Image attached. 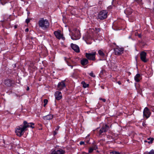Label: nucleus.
<instances>
[{
	"label": "nucleus",
	"instance_id": "f257e3e1",
	"mask_svg": "<svg viewBox=\"0 0 154 154\" xmlns=\"http://www.w3.org/2000/svg\"><path fill=\"white\" fill-rule=\"evenodd\" d=\"M23 125L18 126L15 129V132L17 136L20 137L23 134L24 131L28 127L33 128L34 127V124L33 123H28L26 121L23 122Z\"/></svg>",
	"mask_w": 154,
	"mask_h": 154
},
{
	"label": "nucleus",
	"instance_id": "f03ea898",
	"mask_svg": "<svg viewBox=\"0 0 154 154\" xmlns=\"http://www.w3.org/2000/svg\"><path fill=\"white\" fill-rule=\"evenodd\" d=\"M39 27L43 30H45L49 28L50 23L48 20L43 18H40L38 21Z\"/></svg>",
	"mask_w": 154,
	"mask_h": 154
},
{
	"label": "nucleus",
	"instance_id": "7ed1b4c3",
	"mask_svg": "<svg viewBox=\"0 0 154 154\" xmlns=\"http://www.w3.org/2000/svg\"><path fill=\"white\" fill-rule=\"evenodd\" d=\"M81 37L80 32L77 29H74L73 30V35L71 36L72 39L76 40L79 39Z\"/></svg>",
	"mask_w": 154,
	"mask_h": 154
},
{
	"label": "nucleus",
	"instance_id": "20e7f679",
	"mask_svg": "<svg viewBox=\"0 0 154 154\" xmlns=\"http://www.w3.org/2000/svg\"><path fill=\"white\" fill-rule=\"evenodd\" d=\"M107 13L106 10H102L99 12L97 17L101 20L105 19L107 17Z\"/></svg>",
	"mask_w": 154,
	"mask_h": 154
},
{
	"label": "nucleus",
	"instance_id": "39448f33",
	"mask_svg": "<svg viewBox=\"0 0 154 154\" xmlns=\"http://www.w3.org/2000/svg\"><path fill=\"white\" fill-rule=\"evenodd\" d=\"M96 54V52L89 53H86L85 56L88 59L94 60L95 59Z\"/></svg>",
	"mask_w": 154,
	"mask_h": 154
},
{
	"label": "nucleus",
	"instance_id": "423d86ee",
	"mask_svg": "<svg viewBox=\"0 0 154 154\" xmlns=\"http://www.w3.org/2000/svg\"><path fill=\"white\" fill-rule=\"evenodd\" d=\"M151 115L149 109L147 107H145L143 111V115L145 116L147 119Z\"/></svg>",
	"mask_w": 154,
	"mask_h": 154
},
{
	"label": "nucleus",
	"instance_id": "0eeeda50",
	"mask_svg": "<svg viewBox=\"0 0 154 154\" xmlns=\"http://www.w3.org/2000/svg\"><path fill=\"white\" fill-rule=\"evenodd\" d=\"M54 34L56 37L59 39H63L64 38L63 37V35L61 33V31L60 30H58L55 31L54 32Z\"/></svg>",
	"mask_w": 154,
	"mask_h": 154
},
{
	"label": "nucleus",
	"instance_id": "6e6552de",
	"mask_svg": "<svg viewBox=\"0 0 154 154\" xmlns=\"http://www.w3.org/2000/svg\"><path fill=\"white\" fill-rule=\"evenodd\" d=\"M109 128V127L106 125H103L100 130L99 133L101 135L103 132L107 131Z\"/></svg>",
	"mask_w": 154,
	"mask_h": 154
},
{
	"label": "nucleus",
	"instance_id": "1a4fd4ad",
	"mask_svg": "<svg viewBox=\"0 0 154 154\" xmlns=\"http://www.w3.org/2000/svg\"><path fill=\"white\" fill-rule=\"evenodd\" d=\"M65 152V151L62 149H55L51 152V154H64Z\"/></svg>",
	"mask_w": 154,
	"mask_h": 154
},
{
	"label": "nucleus",
	"instance_id": "9d476101",
	"mask_svg": "<svg viewBox=\"0 0 154 154\" xmlns=\"http://www.w3.org/2000/svg\"><path fill=\"white\" fill-rule=\"evenodd\" d=\"M146 56V53L144 51H142L140 53V59L144 62H146L147 61Z\"/></svg>",
	"mask_w": 154,
	"mask_h": 154
},
{
	"label": "nucleus",
	"instance_id": "9b49d317",
	"mask_svg": "<svg viewBox=\"0 0 154 154\" xmlns=\"http://www.w3.org/2000/svg\"><path fill=\"white\" fill-rule=\"evenodd\" d=\"M123 49L122 48H117L114 49V52L116 55H119L123 53Z\"/></svg>",
	"mask_w": 154,
	"mask_h": 154
},
{
	"label": "nucleus",
	"instance_id": "f8f14e48",
	"mask_svg": "<svg viewBox=\"0 0 154 154\" xmlns=\"http://www.w3.org/2000/svg\"><path fill=\"white\" fill-rule=\"evenodd\" d=\"M66 87L65 83L63 81H62L58 83L57 85V89L61 90L64 88Z\"/></svg>",
	"mask_w": 154,
	"mask_h": 154
},
{
	"label": "nucleus",
	"instance_id": "ddd939ff",
	"mask_svg": "<svg viewBox=\"0 0 154 154\" xmlns=\"http://www.w3.org/2000/svg\"><path fill=\"white\" fill-rule=\"evenodd\" d=\"M54 95L55 98L58 100H60L62 97L61 93L59 91H56Z\"/></svg>",
	"mask_w": 154,
	"mask_h": 154
},
{
	"label": "nucleus",
	"instance_id": "4468645a",
	"mask_svg": "<svg viewBox=\"0 0 154 154\" xmlns=\"http://www.w3.org/2000/svg\"><path fill=\"white\" fill-rule=\"evenodd\" d=\"M71 46L72 49L76 52L78 53L79 52V48L77 45L73 44H71Z\"/></svg>",
	"mask_w": 154,
	"mask_h": 154
},
{
	"label": "nucleus",
	"instance_id": "2eb2a0df",
	"mask_svg": "<svg viewBox=\"0 0 154 154\" xmlns=\"http://www.w3.org/2000/svg\"><path fill=\"white\" fill-rule=\"evenodd\" d=\"M13 84V82L10 79L6 80L5 81L4 84L7 86H11Z\"/></svg>",
	"mask_w": 154,
	"mask_h": 154
},
{
	"label": "nucleus",
	"instance_id": "dca6fc26",
	"mask_svg": "<svg viewBox=\"0 0 154 154\" xmlns=\"http://www.w3.org/2000/svg\"><path fill=\"white\" fill-rule=\"evenodd\" d=\"M97 149V146L96 145H94L92 147L89 148L88 153H92L94 150H96Z\"/></svg>",
	"mask_w": 154,
	"mask_h": 154
},
{
	"label": "nucleus",
	"instance_id": "f3484780",
	"mask_svg": "<svg viewBox=\"0 0 154 154\" xmlns=\"http://www.w3.org/2000/svg\"><path fill=\"white\" fill-rule=\"evenodd\" d=\"M141 79L140 75L139 74H137L134 77V79L135 81L137 82H139Z\"/></svg>",
	"mask_w": 154,
	"mask_h": 154
},
{
	"label": "nucleus",
	"instance_id": "a211bd4d",
	"mask_svg": "<svg viewBox=\"0 0 154 154\" xmlns=\"http://www.w3.org/2000/svg\"><path fill=\"white\" fill-rule=\"evenodd\" d=\"M53 115L51 114H49L46 116L43 117V118L44 119L46 120H50L52 119L53 118Z\"/></svg>",
	"mask_w": 154,
	"mask_h": 154
},
{
	"label": "nucleus",
	"instance_id": "6ab92c4d",
	"mask_svg": "<svg viewBox=\"0 0 154 154\" xmlns=\"http://www.w3.org/2000/svg\"><path fill=\"white\" fill-rule=\"evenodd\" d=\"M88 60L85 58L83 59L81 61V64L84 66L87 65L88 63Z\"/></svg>",
	"mask_w": 154,
	"mask_h": 154
},
{
	"label": "nucleus",
	"instance_id": "aec40b11",
	"mask_svg": "<svg viewBox=\"0 0 154 154\" xmlns=\"http://www.w3.org/2000/svg\"><path fill=\"white\" fill-rule=\"evenodd\" d=\"M98 53L100 56L102 57H104L105 56V54L101 50L98 51Z\"/></svg>",
	"mask_w": 154,
	"mask_h": 154
},
{
	"label": "nucleus",
	"instance_id": "412c9836",
	"mask_svg": "<svg viewBox=\"0 0 154 154\" xmlns=\"http://www.w3.org/2000/svg\"><path fill=\"white\" fill-rule=\"evenodd\" d=\"M82 84L83 87L84 88H86L88 87L89 86V85L88 84H86L84 82H82Z\"/></svg>",
	"mask_w": 154,
	"mask_h": 154
},
{
	"label": "nucleus",
	"instance_id": "4be33fe9",
	"mask_svg": "<svg viewBox=\"0 0 154 154\" xmlns=\"http://www.w3.org/2000/svg\"><path fill=\"white\" fill-rule=\"evenodd\" d=\"M126 12L128 14V15H130L132 13V10L131 9L128 8L126 10Z\"/></svg>",
	"mask_w": 154,
	"mask_h": 154
},
{
	"label": "nucleus",
	"instance_id": "5701e85b",
	"mask_svg": "<svg viewBox=\"0 0 154 154\" xmlns=\"http://www.w3.org/2000/svg\"><path fill=\"white\" fill-rule=\"evenodd\" d=\"M144 154H154V150L152 149L149 152H146Z\"/></svg>",
	"mask_w": 154,
	"mask_h": 154
},
{
	"label": "nucleus",
	"instance_id": "b1692460",
	"mask_svg": "<svg viewBox=\"0 0 154 154\" xmlns=\"http://www.w3.org/2000/svg\"><path fill=\"white\" fill-rule=\"evenodd\" d=\"M148 140H149V141H148V143H152L153 140L154 139L153 138H149L147 139Z\"/></svg>",
	"mask_w": 154,
	"mask_h": 154
},
{
	"label": "nucleus",
	"instance_id": "393cba45",
	"mask_svg": "<svg viewBox=\"0 0 154 154\" xmlns=\"http://www.w3.org/2000/svg\"><path fill=\"white\" fill-rule=\"evenodd\" d=\"M7 0H0V1L2 5H3L5 3H7Z\"/></svg>",
	"mask_w": 154,
	"mask_h": 154
},
{
	"label": "nucleus",
	"instance_id": "a878e982",
	"mask_svg": "<svg viewBox=\"0 0 154 154\" xmlns=\"http://www.w3.org/2000/svg\"><path fill=\"white\" fill-rule=\"evenodd\" d=\"M112 154H120V153L116 151H113L111 152Z\"/></svg>",
	"mask_w": 154,
	"mask_h": 154
},
{
	"label": "nucleus",
	"instance_id": "bb28decb",
	"mask_svg": "<svg viewBox=\"0 0 154 154\" xmlns=\"http://www.w3.org/2000/svg\"><path fill=\"white\" fill-rule=\"evenodd\" d=\"M66 57H64V60H65V61H66V62H67V64L68 65V66H71V69H72V68H73V66H71V65H69V63H68V62L66 61Z\"/></svg>",
	"mask_w": 154,
	"mask_h": 154
},
{
	"label": "nucleus",
	"instance_id": "cd10ccee",
	"mask_svg": "<svg viewBox=\"0 0 154 154\" xmlns=\"http://www.w3.org/2000/svg\"><path fill=\"white\" fill-rule=\"evenodd\" d=\"M89 75H90L92 77H95V75L94 74L93 72H91L90 73Z\"/></svg>",
	"mask_w": 154,
	"mask_h": 154
},
{
	"label": "nucleus",
	"instance_id": "c85d7f7f",
	"mask_svg": "<svg viewBox=\"0 0 154 154\" xmlns=\"http://www.w3.org/2000/svg\"><path fill=\"white\" fill-rule=\"evenodd\" d=\"M48 102V100L46 99H45L44 100V103L45 104H47Z\"/></svg>",
	"mask_w": 154,
	"mask_h": 154
},
{
	"label": "nucleus",
	"instance_id": "c756f323",
	"mask_svg": "<svg viewBox=\"0 0 154 154\" xmlns=\"http://www.w3.org/2000/svg\"><path fill=\"white\" fill-rule=\"evenodd\" d=\"M100 100H102L103 102H105L106 101V100L105 99H103L101 98H99Z\"/></svg>",
	"mask_w": 154,
	"mask_h": 154
},
{
	"label": "nucleus",
	"instance_id": "7c9ffc66",
	"mask_svg": "<svg viewBox=\"0 0 154 154\" xmlns=\"http://www.w3.org/2000/svg\"><path fill=\"white\" fill-rule=\"evenodd\" d=\"M80 145H84L85 144V143L83 141H81L80 142Z\"/></svg>",
	"mask_w": 154,
	"mask_h": 154
},
{
	"label": "nucleus",
	"instance_id": "2f4dec72",
	"mask_svg": "<svg viewBox=\"0 0 154 154\" xmlns=\"http://www.w3.org/2000/svg\"><path fill=\"white\" fill-rule=\"evenodd\" d=\"M30 21V20L29 19H26V22L27 23H28Z\"/></svg>",
	"mask_w": 154,
	"mask_h": 154
},
{
	"label": "nucleus",
	"instance_id": "473e14b6",
	"mask_svg": "<svg viewBox=\"0 0 154 154\" xmlns=\"http://www.w3.org/2000/svg\"><path fill=\"white\" fill-rule=\"evenodd\" d=\"M57 131H56V130H55L54 131V135H56L57 134Z\"/></svg>",
	"mask_w": 154,
	"mask_h": 154
},
{
	"label": "nucleus",
	"instance_id": "72a5a7b5",
	"mask_svg": "<svg viewBox=\"0 0 154 154\" xmlns=\"http://www.w3.org/2000/svg\"><path fill=\"white\" fill-rule=\"evenodd\" d=\"M59 127H57V128L55 129V130H56V131H58V130L59 129Z\"/></svg>",
	"mask_w": 154,
	"mask_h": 154
},
{
	"label": "nucleus",
	"instance_id": "f704fd0d",
	"mask_svg": "<svg viewBox=\"0 0 154 154\" xmlns=\"http://www.w3.org/2000/svg\"><path fill=\"white\" fill-rule=\"evenodd\" d=\"M117 83L119 84V85H121V82L120 81H118V82H117Z\"/></svg>",
	"mask_w": 154,
	"mask_h": 154
},
{
	"label": "nucleus",
	"instance_id": "c9c22d12",
	"mask_svg": "<svg viewBox=\"0 0 154 154\" xmlns=\"http://www.w3.org/2000/svg\"><path fill=\"white\" fill-rule=\"evenodd\" d=\"M29 31V29L28 28H26V29H25V31L26 32H28V31Z\"/></svg>",
	"mask_w": 154,
	"mask_h": 154
},
{
	"label": "nucleus",
	"instance_id": "e433bc0d",
	"mask_svg": "<svg viewBox=\"0 0 154 154\" xmlns=\"http://www.w3.org/2000/svg\"><path fill=\"white\" fill-rule=\"evenodd\" d=\"M101 88H102L103 89H104V87L103 86H101Z\"/></svg>",
	"mask_w": 154,
	"mask_h": 154
},
{
	"label": "nucleus",
	"instance_id": "4c0bfd02",
	"mask_svg": "<svg viewBox=\"0 0 154 154\" xmlns=\"http://www.w3.org/2000/svg\"><path fill=\"white\" fill-rule=\"evenodd\" d=\"M29 87H27V88L26 90H27V91H28V90H29Z\"/></svg>",
	"mask_w": 154,
	"mask_h": 154
},
{
	"label": "nucleus",
	"instance_id": "58836bf2",
	"mask_svg": "<svg viewBox=\"0 0 154 154\" xmlns=\"http://www.w3.org/2000/svg\"><path fill=\"white\" fill-rule=\"evenodd\" d=\"M144 142H145V143H146V142H148V141L146 140H145L144 141Z\"/></svg>",
	"mask_w": 154,
	"mask_h": 154
},
{
	"label": "nucleus",
	"instance_id": "ea45409f",
	"mask_svg": "<svg viewBox=\"0 0 154 154\" xmlns=\"http://www.w3.org/2000/svg\"><path fill=\"white\" fill-rule=\"evenodd\" d=\"M47 104H45V103H44V106L45 107Z\"/></svg>",
	"mask_w": 154,
	"mask_h": 154
},
{
	"label": "nucleus",
	"instance_id": "a19ab883",
	"mask_svg": "<svg viewBox=\"0 0 154 154\" xmlns=\"http://www.w3.org/2000/svg\"><path fill=\"white\" fill-rule=\"evenodd\" d=\"M47 104H45V103H44V106L45 107Z\"/></svg>",
	"mask_w": 154,
	"mask_h": 154
},
{
	"label": "nucleus",
	"instance_id": "79ce46f5",
	"mask_svg": "<svg viewBox=\"0 0 154 154\" xmlns=\"http://www.w3.org/2000/svg\"><path fill=\"white\" fill-rule=\"evenodd\" d=\"M14 28H17V26H14Z\"/></svg>",
	"mask_w": 154,
	"mask_h": 154
},
{
	"label": "nucleus",
	"instance_id": "37998d69",
	"mask_svg": "<svg viewBox=\"0 0 154 154\" xmlns=\"http://www.w3.org/2000/svg\"><path fill=\"white\" fill-rule=\"evenodd\" d=\"M98 31H100V30L99 29H98Z\"/></svg>",
	"mask_w": 154,
	"mask_h": 154
},
{
	"label": "nucleus",
	"instance_id": "c03bdc74",
	"mask_svg": "<svg viewBox=\"0 0 154 154\" xmlns=\"http://www.w3.org/2000/svg\"><path fill=\"white\" fill-rule=\"evenodd\" d=\"M139 37H140V35H139Z\"/></svg>",
	"mask_w": 154,
	"mask_h": 154
}]
</instances>
